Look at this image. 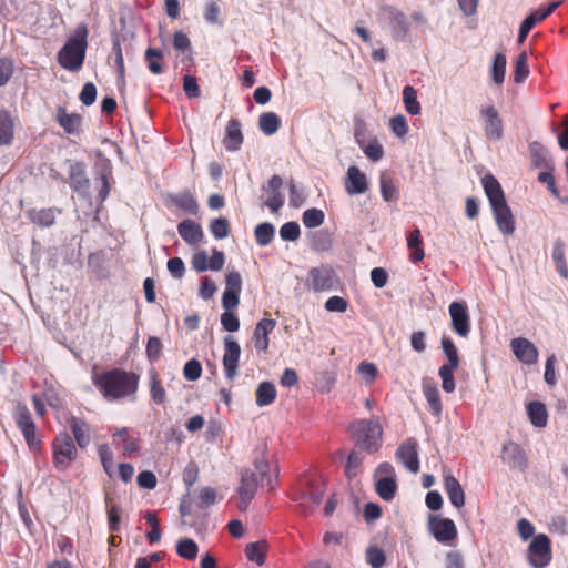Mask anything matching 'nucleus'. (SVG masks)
Wrapping results in <instances>:
<instances>
[{"label":"nucleus","instance_id":"obj_47","mask_svg":"<svg viewBox=\"0 0 568 568\" xmlns=\"http://www.w3.org/2000/svg\"><path fill=\"white\" fill-rule=\"evenodd\" d=\"M359 148L363 150L365 155L374 162L379 161L384 155V149L376 139L367 140Z\"/></svg>","mask_w":568,"mask_h":568},{"label":"nucleus","instance_id":"obj_46","mask_svg":"<svg viewBox=\"0 0 568 568\" xmlns=\"http://www.w3.org/2000/svg\"><path fill=\"white\" fill-rule=\"evenodd\" d=\"M381 194L386 202L396 201L398 199L397 189L390 178L382 174L379 178Z\"/></svg>","mask_w":568,"mask_h":568},{"label":"nucleus","instance_id":"obj_42","mask_svg":"<svg viewBox=\"0 0 568 568\" xmlns=\"http://www.w3.org/2000/svg\"><path fill=\"white\" fill-rule=\"evenodd\" d=\"M506 55L504 53H497L494 57L493 65L490 69L491 79L496 84H501L505 80L506 73Z\"/></svg>","mask_w":568,"mask_h":568},{"label":"nucleus","instance_id":"obj_36","mask_svg":"<svg viewBox=\"0 0 568 568\" xmlns=\"http://www.w3.org/2000/svg\"><path fill=\"white\" fill-rule=\"evenodd\" d=\"M70 425L78 445L81 448H85L90 443L88 424L73 417Z\"/></svg>","mask_w":568,"mask_h":568},{"label":"nucleus","instance_id":"obj_24","mask_svg":"<svg viewBox=\"0 0 568 568\" xmlns=\"http://www.w3.org/2000/svg\"><path fill=\"white\" fill-rule=\"evenodd\" d=\"M55 121L68 134H78L82 124L81 115L77 113H68L62 106H59L57 110Z\"/></svg>","mask_w":568,"mask_h":568},{"label":"nucleus","instance_id":"obj_11","mask_svg":"<svg viewBox=\"0 0 568 568\" xmlns=\"http://www.w3.org/2000/svg\"><path fill=\"white\" fill-rule=\"evenodd\" d=\"M428 530L438 542L445 546H453L458 536L456 525L452 519L435 515L428 517Z\"/></svg>","mask_w":568,"mask_h":568},{"label":"nucleus","instance_id":"obj_32","mask_svg":"<svg viewBox=\"0 0 568 568\" xmlns=\"http://www.w3.org/2000/svg\"><path fill=\"white\" fill-rule=\"evenodd\" d=\"M173 203L185 213L196 215L199 213V204L190 192H182L172 197Z\"/></svg>","mask_w":568,"mask_h":568},{"label":"nucleus","instance_id":"obj_12","mask_svg":"<svg viewBox=\"0 0 568 568\" xmlns=\"http://www.w3.org/2000/svg\"><path fill=\"white\" fill-rule=\"evenodd\" d=\"M550 559L549 538L544 534L535 536L528 547L529 564L535 568H544L549 564Z\"/></svg>","mask_w":568,"mask_h":568},{"label":"nucleus","instance_id":"obj_51","mask_svg":"<svg viewBox=\"0 0 568 568\" xmlns=\"http://www.w3.org/2000/svg\"><path fill=\"white\" fill-rule=\"evenodd\" d=\"M331 236L325 231H316L312 234L311 237V247L314 251L323 252L327 251L331 247Z\"/></svg>","mask_w":568,"mask_h":568},{"label":"nucleus","instance_id":"obj_22","mask_svg":"<svg viewBox=\"0 0 568 568\" xmlns=\"http://www.w3.org/2000/svg\"><path fill=\"white\" fill-rule=\"evenodd\" d=\"M423 394L429 405V409L433 415L438 416L443 410L439 390L437 388L436 383L429 378L425 377L422 382Z\"/></svg>","mask_w":568,"mask_h":568},{"label":"nucleus","instance_id":"obj_1","mask_svg":"<svg viewBox=\"0 0 568 568\" xmlns=\"http://www.w3.org/2000/svg\"><path fill=\"white\" fill-rule=\"evenodd\" d=\"M93 384L108 400H116L134 395L139 386V376L120 368H113L101 374H93Z\"/></svg>","mask_w":568,"mask_h":568},{"label":"nucleus","instance_id":"obj_9","mask_svg":"<svg viewBox=\"0 0 568 568\" xmlns=\"http://www.w3.org/2000/svg\"><path fill=\"white\" fill-rule=\"evenodd\" d=\"M337 284L338 278L334 270L327 264L312 267L305 280V286L316 293L332 291L336 288Z\"/></svg>","mask_w":568,"mask_h":568},{"label":"nucleus","instance_id":"obj_15","mask_svg":"<svg viewBox=\"0 0 568 568\" xmlns=\"http://www.w3.org/2000/svg\"><path fill=\"white\" fill-rule=\"evenodd\" d=\"M241 355V347L233 336L224 338L223 367L227 379L232 381L237 375V366Z\"/></svg>","mask_w":568,"mask_h":568},{"label":"nucleus","instance_id":"obj_34","mask_svg":"<svg viewBox=\"0 0 568 568\" xmlns=\"http://www.w3.org/2000/svg\"><path fill=\"white\" fill-rule=\"evenodd\" d=\"M281 125L280 116L274 112H265L260 115L258 128L266 134L272 135L277 132Z\"/></svg>","mask_w":568,"mask_h":568},{"label":"nucleus","instance_id":"obj_30","mask_svg":"<svg viewBox=\"0 0 568 568\" xmlns=\"http://www.w3.org/2000/svg\"><path fill=\"white\" fill-rule=\"evenodd\" d=\"M423 241L420 231L418 229L413 230L407 235V246L410 250V261L414 263L423 261L425 257Z\"/></svg>","mask_w":568,"mask_h":568},{"label":"nucleus","instance_id":"obj_38","mask_svg":"<svg viewBox=\"0 0 568 568\" xmlns=\"http://www.w3.org/2000/svg\"><path fill=\"white\" fill-rule=\"evenodd\" d=\"M266 542L256 541L247 544L245 547V555L250 561L262 566L265 562Z\"/></svg>","mask_w":568,"mask_h":568},{"label":"nucleus","instance_id":"obj_60","mask_svg":"<svg viewBox=\"0 0 568 568\" xmlns=\"http://www.w3.org/2000/svg\"><path fill=\"white\" fill-rule=\"evenodd\" d=\"M225 291L240 293L242 291V277L236 271H231L225 276Z\"/></svg>","mask_w":568,"mask_h":568},{"label":"nucleus","instance_id":"obj_17","mask_svg":"<svg viewBox=\"0 0 568 568\" xmlns=\"http://www.w3.org/2000/svg\"><path fill=\"white\" fill-rule=\"evenodd\" d=\"M510 347L518 361L526 365H534L538 362V349L537 347L525 337L513 338Z\"/></svg>","mask_w":568,"mask_h":568},{"label":"nucleus","instance_id":"obj_20","mask_svg":"<svg viewBox=\"0 0 568 568\" xmlns=\"http://www.w3.org/2000/svg\"><path fill=\"white\" fill-rule=\"evenodd\" d=\"M417 442L414 438L406 439L397 449L396 456L412 473L419 470Z\"/></svg>","mask_w":568,"mask_h":568},{"label":"nucleus","instance_id":"obj_58","mask_svg":"<svg viewBox=\"0 0 568 568\" xmlns=\"http://www.w3.org/2000/svg\"><path fill=\"white\" fill-rule=\"evenodd\" d=\"M300 234V225L296 222H287L280 229V235L284 241H296Z\"/></svg>","mask_w":568,"mask_h":568},{"label":"nucleus","instance_id":"obj_13","mask_svg":"<svg viewBox=\"0 0 568 568\" xmlns=\"http://www.w3.org/2000/svg\"><path fill=\"white\" fill-rule=\"evenodd\" d=\"M500 458L510 469L525 471L528 467L526 452L515 442H507L501 449Z\"/></svg>","mask_w":568,"mask_h":568},{"label":"nucleus","instance_id":"obj_4","mask_svg":"<svg viewBox=\"0 0 568 568\" xmlns=\"http://www.w3.org/2000/svg\"><path fill=\"white\" fill-rule=\"evenodd\" d=\"M87 38V26L78 24L73 34L58 52V62L63 69L75 72L82 68L88 45Z\"/></svg>","mask_w":568,"mask_h":568},{"label":"nucleus","instance_id":"obj_55","mask_svg":"<svg viewBox=\"0 0 568 568\" xmlns=\"http://www.w3.org/2000/svg\"><path fill=\"white\" fill-rule=\"evenodd\" d=\"M210 231L212 232L215 239H225L230 233L229 221L225 217H219L213 220L210 224Z\"/></svg>","mask_w":568,"mask_h":568},{"label":"nucleus","instance_id":"obj_48","mask_svg":"<svg viewBox=\"0 0 568 568\" xmlns=\"http://www.w3.org/2000/svg\"><path fill=\"white\" fill-rule=\"evenodd\" d=\"M442 347L447 358V363L445 365L450 367H458L459 357L454 342L449 337H443Z\"/></svg>","mask_w":568,"mask_h":568},{"label":"nucleus","instance_id":"obj_64","mask_svg":"<svg viewBox=\"0 0 568 568\" xmlns=\"http://www.w3.org/2000/svg\"><path fill=\"white\" fill-rule=\"evenodd\" d=\"M97 99V88L92 82H88L83 85L80 93V101L84 105H91Z\"/></svg>","mask_w":568,"mask_h":568},{"label":"nucleus","instance_id":"obj_33","mask_svg":"<svg viewBox=\"0 0 568 568\" xmlns=\"http://www.w3.org/2000/svg\"><path fill=\"white\" fill-rule=\"evenodd\" d=\"M150 395L152 400L158 405L166 403V392L159 379L158 373L151 369L150 373Z\"/></svg>","mask_w":568,"mask_h":568},{"label":"nucleus","instance_id":"obj_63","mask_svg":"<svg viewBox=\"0 0 568 568\" xmlns=\"http://www.w3.org/2000/svg\"><path fill=\"white\" fill-rule=\"evenodd\" d=\"M362 456L357 452H352L348 455L347 463L345 466V473L348 477L355 476L362 464Z\"/></svg>","mask_w":568,"mask_h":568},{"label":"nucleus","instance_id":"obj_57","mask_svg":"<svg viewBox=\"0 0 568 568\" xmlns=\"http://www.w3.org/2000/svg\"><path fill=\"white\" fill-rule=\"evenodd\" d=\"M201 374L202 366L197 359H190L189 362H186L183 368V375L187 381H197L201 377Z\"/></svg>","mask_w":568,"mask_h":568},{"label":"nucleus","instance_id":"obj_8","mask_svg":"<svg viewBox=\"0 0 568 568\" xmlns=\"http://www.w3.org/2000/svg\"><path fill=\"white\" fill-rule=\"evenodd\" d=\"M13 418L29 448L32 452H38L41 448V440L37 437V427L29 408L24 404H17Z\"/></svg>","mask_w":568,"mask_h":568},{"label":"nucleus","instance_id":"obj_23","mask_svg":"<svg viewBox=\"0 0 568 568\" xmlns=\"http://www.w3.org/2000/svg\"><path fill=\"white\" fill-rule=\"evenodd\" d=\"M16 121L12 114L0 108V146H9L14 140Z\"/></svg>","mask_w":568,"mask_h":568},{"label":"nucleus","instance_id":"obj_27","mask_svg":"<svg viewBox=\"0 0 568 568\" xmlns=\"http://www.w3.org/2000/svg\"><path fill=\"white\" fill-rule=\"evenodd\" d=\"M445 491L456 508H460L465 505V493L459 481L453 475H446L444 477Z\"/></svg>","mask_w":568,"mask_h":568},{"label":"nucleus","instance_id":"obj_59","mask_svg":"<svg viewBox=\"0 0 568 568\" xmlns=\"http://www.w3.org/2000/svg\"><path fill=\"white\" fill-rule=\"evenodd\" d=\"M102 466L105 473L111 476L113 468V453L108 445H101L98 449Z\"/></svg>","mask_w":568,"mask_h":568},{"label":"nucleus","instance_id":"obj_40","mask_svg":"<svg viewBox=\"0 0 568 568\" xmlns=\"http://www.w3.org/2000/svg\"><path fill=\"white\" fill-rule=\"evenodd\" d=\"M561 4V1H554L549 3L546 8H539L538 10L534 11L531 14H529L524 22L528 23V27L531 29L540 21L546 19L548 16H550L559 6Z\"/></svg>","mask_w":568,"mask_h":568},{"label":"nucleus","instance_id":"obj_43","mask_svg":"<svg viewBox=\"0 0 568 568\" xmlns=\"http://www.w3.org/2000/svg\"><path fill=\"white\" fill-rule=\"evenodd\" d=\"M403 100L406 111L412 115L420 113V104L417 101V92L412 85H406L403 90Z\"/></svg>","mask_w":568,"mask_h":568},{"label":"nucleus","instance_id":"obj_19","mask_svg":"<svg viewBox=\"0 0 568 568\" xmlns=\"http://www.w3.org/2000/svg\"><path fill=\"white\" fill-rule=\"evenodd\" d=\"M344 187L348 195L365 193L368 190V181L366 174L363 173L356 165L349 166L346 172Z\"/></svg>","mask_w":568,"mask_h":568},{"label":"nucleus","instance_id":"obj_49","mask_svg":"<svg viewBox=\"0 0 568 568\" xmlns=\"http://www.w3.org/2000/svg\"><path fill=\"white\" fill-rule=\"evenodd\" d=\"M528 57L526 52H521L518 54L515 64L514 71V81L516 83H521L529 74V68L527 63Z\"/></svg>","mask_w":568,"mask_h":568},{"label":"nucleus","instance_id":"obj_25","mask_svg":"<svg viewBox=\"0 0 568 568\" xmlns=\"http://www.w3.org/2000/svg\"><path fill=\"white\" fill-rule=\"evenodd\" d=\"M178 232L180 236L190 245L197 244L203 237L201 225L189 219L179 223Z\"/></svg>","mask_w":568,"mask_h":568},{"label":"nucleus","instance_id":"obj_26","mask_svg":"<svg viewBox=\"0 0 568 568\" xmlns=\"http://www.w3.org/2000/svg\"><path fill=\"white\" fill-rule=\"evenodd\" d=\"M243 143V134L241 131V123L237 119H231L226 125V133L223 144L227 151L240 150Z\"/></svg>","mask_w":568,"mask_h":568},{"label":"nucleus","instance_id":"obj_45","mask_svg":"<svg viewBox=\"0 0 568 568\" xmlns=\"http://www.w3.org/2000/svg\"><path fill=\"white\" fill-rule=\"evenodd\" d=\"M199 547L193 539L184 538L179 541L176 552L180 557L192 560L197 556Z\"/></svg>","mask_w":568,"mask_h":568},{"label":"nucleus","instance_id":"obj_5","mask_svg":"<svg viewBox=\"0 0 568 568\" xmlns=\"http://www.w3.org/2000/svg\"><path fill=\"white\" fill-rule=\"evenodd\" d=\"M326 481L318 475H306L300 480L295 500L303 515H310L321 504Z\"/></svg>","mask_w":568,"mask_h":568},{"label":"nucleus","instance_id":"obj_61","mask_svg":"<svg viewBox=\"0 0 568 568\" xmlns=\"http://www.w3.org/2000/svg\"><path fill=\"white\" fill-rule=\"evenodd\" d=\"M183 90L191 99L200 97L201 93L196 78L190 74L183 78Z\"/></svg>","mask_w":568,"mask_h":568},{"label":"nucleus","instance_id":"obj_44","mask_svg":"<svg viewBox=\"0 0 568 568\" xmlns=\"http://www.w3.org/2000/svg\"><path fill=\"white\" fill-rule=\"evenodd\" d=\"M529 151L531 155L532 164L537 168L548 166L547 151L544 145L537 141L529 144Z\"/></svg>","mask_w":568,"mask_h":568},{"label":"nucleus","instance_id":"obj_6","mask_svg":"<svg viewBox=\"0 0 568 568\" xmlns=\"http://www.w3.org/2000/svg\"><path fill=\"white\" fill-rule=\"evenodd\" d=\"M351 434L355 445L368 453L378 450L382 443L383 429L377 419H359L354 422Z\"/></svg>","mask_w":568,"mask_h":568},{"label":"nucleus","instance_id":"obj_3","mask_svg":"<svg viewBox=\"0 0 568 568\" xmlns=\"http://www.w3.org/2000/svg\"><path fill=\"white\" fill-rule=\"evenodd\" d=\"M483 186L489 200L493 214L498 230L504 235H511L515 232V219L508 206L504 191L499 182L491 174H486L483 179Z\"/></svg>","mask_w":568,"mask_h":568},{"label":"nucleus","instance_id":"obj_39","mask_svg":"<svg viewBox=\"0 0 568 568\" xmlns=\"http://www.w3.org/2000/svg\"><path fill=\"white\" fill-rule=\"evenodd\" d=\"M30 220L40 226L48 227L54 224L55 213L52 209L32 210L29 212Z\"/></svg>","mask_w":568,"mask_h":568},{"label":"nucleus","instance_id":"obj_52","mask_svg":"<svg viewBox=\"0 0 568 568\" xmlns=\"http://www.w3.org/2000/svg\"><path fill=\"white\" fill-rule=\"evenodd\" d=\"M105 504L108 508L109 529L111 531H118L120 529V508L112 504V498L109 495L105 496Z\"/></svg>","mask_w":568,"mask_h":568},{"label":"nucleus","instance_id":"obj_41","mask_svg":"<svg viewBox=\"0 0 568 568\" xmlns=\"http://www.w3.org/2000/svg\"><path fill=\"white\" fill-rule=\"evenodd\" d=\"M256 243L260 246L268 245L275 235V227L268 222L258 224L254 231Z\"/></svg>","mask_w":568,"mask_h":568},{"label":"nucleus","instance_id":"obj_7","mask_svg":"<svg viewBox=\"0 0 568 568\" xmlns=\"http://www.w3.org/2000/svg\"><path fill=\"white\" fill-rule=\"evenodd\" d=\"M377 21L389 29L395 41H405L409 34V22L406 14L395 7L383 6L377 13Z\"/></svg>","mask_w":568,"mask_h":568},{"label":"nucleus","instance_id":"obj_18","mask_svg":"<svg viewBox=\"0 0 568 568\" xmlns=\"http://www.w3.org/2000/svg\"><path fill=\"white\" fill-rule=\"evenodd\" d=\"M69 184L81 196L87 197L89 195L90 180L85 174V165L82 162H75L70 165Z\"/></svg>","mask_w":568,"mask_h":568},{"label":"nucleus","instance_id":"obj_35","mask_svg":"<svg viewBox=\"0 0 568 568\" xmlns=\"http://www.w3.org/2000/svg\"><path fill=\"white\" fill-rule=\"evenodd\" d=\"M375 486L378 496L385 501H390L397 490L396 478H377Z\"/></svg>","mask_w":568,"mask_h":568},{"label":"nucleus","instance_id":"obj_14","mask_svg":"<svg viewBox=\"0 0 568 568\" xmlns=\"http://www.w3.org/2000/svg\"><path fill=\"white\" fill-rule=\"evenodd\" d=\"M448 311L454 332L460 337H467L470 332V317L466 303L464 301H455L450 303Z\"/></svg>","mask_w":568,"mask_h":568},{"label":"nucleus","instance_id":"obj_28","mask_svg":"<svg viewBox=\"0 0 568 568\" xmlns=\"http://www.w3.org/2000/svg\"><path fill=\"white\" fill-rule=\"evenodd\" d=\"M551 258L559 274L568 278V264L566 261V244L557 239L552 244Z\"/></svg>","mask_w":568,"mask_h":568},{"label":"nucleus","instance_id":"obj_37","mask_svg":"<svg viewBox=\"0 0 568 568\" xmlns=\"http://www.w3.org/2000/svg\"><path fill=\"white\" fill-rule=\"evenodd\" d=\"M144 58L148 64V69L153 74H161L164 71L163 68V52L159 49L148 48Z\"/></svg>","mask_w":568,"mask_h":568},{"label":"nucleus","instance_id":"obj_56","mask_svg":"<svg viewBox=\"0 0 568 568\" xmlns=\"http://www.w3.org/2000/svg\"><path fill=\"white\" fill-rule=\"evenodd\" d=\"M366 560L373 568H382L385 564V554L377 547H369L366 550Z\"/></svg>","mask_w":568,"mask_h":568},{"label":"nucleus","instance_id":"obj_29","mask_svg":"<svg viewBox=\"0 0 568 568\" xmlns=\"http://www.w3.org/2000/svg\"><path fill=\"white\" fill-rule=\"evenodd\" d=\"M527 414L530 423L538 428L545 427L548 420L546 406L541 402H530L527 405Z\"/></svg>","mask_w":568,"mask_h":568},{"label":"nucleus","instance_id":"obj_16","mask_svg":"<svg viewBox=\"0 0 568 568\" xmlns=\"http://www.w3.org/2000/svg\"><path fill=\"white\" fill-rule=\"evenodd\" d=\"M480 115L484 119V131L486 138L490 140H500L504 133L503 120L494 105L481 108Z\"/></svg>","mask_w":568,"mask_h":568},{"label":"nucleus","instance_id":"obj_62","mask_svg":"<svg viewBox=\"0 0 568 568\" xmlns=\"http://www.w3.org/2000/svg\"><path fill=\"white\" fill-rule=\"evenodd\" d=\"M390 129L393 133L398 138H403L404 135H406L408 131L406 118L404 115L394 116L390 120Z\"/></svg>","mask_w":568,"mask_h":568},{"label":"nucleus","instance_id":"obj_54","mask_svg":"<svg viewBox=\"0 0 568 568\" xmlns=\"http://www.w3.org/2000/svg\"><path fill=\"white\" fill-rule=\"evenodd\" d=\"M457 367H450L442 365L439 368V377L442 379V387L446 393H453L455 390L454 371Z\"/></svg>","mask_w":568,"mask_h":568},{"label":"nucleus","instance_id":"obj_31","mask_svg":"<svg viewBox=\"0 0 568 568\" xmlns=\"http://www.w3.org/2000/svg\"><path fill=\"white\" fill-rule=\"evenodd\" d=\"M276 398V388L271 382H262L256 388V405L260 407L271 405Z\"/></svg>","mask_w":568,"mask_h":568},{"label":"nucleus","instance_id":"obj_2","mask_svg":"<svg viewBox=\"0 0 568 568\" xmlns=\"http://www.w3.org/2000/svg\"><path fill=\"white\" fill-rule=\"evenodd\" d=\"M255 471L246 469L241 475V484L237 489L240 495V503L237 505L240 510H245L253 499L258 484L273 488V479L270 475V465L265 457V447L260 452V455L254 459Z\"/></svg>","mask_w":568,"mask_h":568},{"label":"nucleus","instance_id":"obj_21","mask_svg":"<svg viewBox=\"0 0 568 568\" xmlns=\"http://www.w3.org/2000/svg\"><path fill=\"white\" fill-rule=\"evenodd\" d=\"M276 322L272 318L261 320L253 332L254 346L257 351L265 352L268 348V334L275 328Z\"/></svg>","mask_w":568,"mask_h":568},{"label":"nucleus","instance_id":"obj_50","mask_svg":"<svg viewBox=\"0 0 568 568\" xmlns=\"http://www.w3.org/2000/svg\"><path fill=\"white\" fill-rule=\"evenodd\" d=\"M324 212L320 209H308L303 213L302 221L303 224L308 227H317L324 222Z\"/></svg>","mask_w":568,"mask_h":568},{"label":"nucleus","instance_id":"obj_53","mask_svg":"<svg viewBox=\"0 0 568 568\" xmlns=\"http://www.w3.org/2000/svg\"><path fill=\"white\" fill-rule=\"evenodd\" d=\"M113 435L122 438L125 455H131L139 450L140 446L138 440L129 435V429L126 427L118 428Z\"/></svg>","mask_w":568,"mask_h":568},{"label":"nucleus","instance_id":"obj_10","mask_svg":"<svg viewBox=\"0 0 568 568\" xmlns=\"http://www.w3.org/2000/svg\"><path fill=\"white\" fill-rule=\"evenodd\" d=\"M77 458V448L72 437L67 433L59 434L53 442V464L59 470H67Z\"/></svg>","mask_w":568,"mask_h":568}]
</instances>
